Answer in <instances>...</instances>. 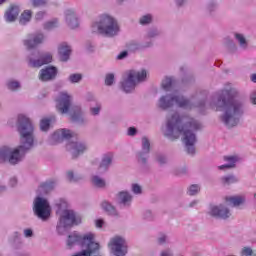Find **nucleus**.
Listing matches in <instances>:
<instances>
[{
    "label": "nucleus",
    "instance_id": "obj_8",
    "mask_svg": "<svg viewBox=\"0 0 256 256\" xmlns=\"http://www.w3.org/2000/svg\"><path fill=\"white\" fill-rule=\"evenodd\" d=\"M34 213L42 221L49 219L51 216V206L47 200L37 197L34 201Z\"/></svg>",
    "mask_w": 256,
    "mask_h": 256
},
{
    "label": "nucleus",
    "instance_id": "obj_37",
    "mask_svg": "<svg viewBox=\"0 0 256 256\" xmlns=\"http://www.w3.org/2000/svg\"><path fill=\"white\" fill-rule=\"evenodd\" d=\"M20 85L19 82L17 81H10L8 83V89H10V91H17V89H19Z\"/></svg>",
    "mask_w": 256,
    "mask_h": 256
},
{
    "label": "nucleus",
    "instance_id": "obj_15",
    "mask_svg": "<svg viewBox=\"0 0 256 256\" xmlns=\"http://www.w3.org/2000/svg\"><path fill=\"white\" fill-rule=\"evenodd\" d=\"M243 156L232 154L225 157V169H235L238 163H243Z\"/></svg>",
    "mask_w": 256,
    "mask_h": 256
},
{
    "label": "nucleus",
    "instance_id": "obj_64",
    "mask_svg": "<svg viewBox=\"0 0 256 256\" xmlns=\"http://www.w3.org/2000/svg\"><path fill=\"white\" fill-rule=\"evenodd\" d=\"M254 199L256 200V193L254 194Z\"/></svg>",
    "mask_w": 256,
    "mask_h": 256
},
{
    "label": "nucleus",
    "instance_id": "obj_36",
    "mask_svg": "<svg viewBox=\"0 0 256 256\" xmlns=\"http://www.w3.org/2000/svg\"><path fill=\"white\" fill-rule=\"evenodd\" d=\"M53 185H55V182L48 181L41 184V188L44 189V191H49V189H53Z\"/></svg>",
    "mask_w": 256,
    "mask_h": 256
},
{
    "label": "nucleus",
    "instance_id": "obj_39",
    "mask_svg": "<svg viewBox=\"0 0 256 256\" xmlns=\"http://www.w3.org/2000/svg\"><path fill=\"white\" fill-rule=\"evenodd\" d=\"M241 255L242 256H251V255H253V249H251L250 247H244L242 249Z\"/></svg>",
    "mask_w": 256,
    "mask_h": 256
},
{
    "label": "nucleus",
    "instance_id": "obj_25",
    "mask_svg": "<svg viewBox=\"0 0 256 256\" xmlns=\"http://www.w3.org/2000/svg\"><path fill=\"white\" fill-rule=\"evenodd\" d=\"M111 161H113V154L105 155L100 164V169L107 171V168L111 165Z\"/></svg>",
    "mask_w": 256,
    "mask_h": 256
},
{
    "label": "nucleus",
    "instance_id": "obj_35",
    "mask_svg": "<svg viewBox=\"0 0 256 256\" xmlns=\"http://www.w3.org/2000/svg\"><path fill=\"white\" fill-rule=\"evenodd\" d=\"M152 19L153 18L151 17V15H145L142 18H140V25H147L151 23Z\"/></svg>",
    "mask_w": 256,
    "mask_h": 256
},
{
    "label": "nucleus",
    "instance_id": "obj_63",
    "mask_svg": "<svg viewBox=\"0 0 256 256\" xmlns=\"http://www.w3.org/2000/svg\"><path fill=\"white\" fill-rule=\"evenodd\" d=\"M221 119H222V121H225V116H222Z\"/></svg>",
    "mask_w": 256,
    "mask_h": 256
},
{
    "label": "nucleus",
    "instance_id": "obj_57",
    "mask_svg": "<svg viewBox=\"0 0 256 256\" xmlns=\"http://www.w3.org/2000/svg\"><path fill=\"white\" fill-rule=\"evenodd\" d=\"M158 162L159 163H165V158L164 157H159Z\"/></svg>",
    "mask_w": 256,
    "mask_h": 256
},
{
    "label": "nucleus",
    "instance_id": "obj_58",
    "mask_svg": "<svg viewBox=\"0 0 256 256\" xmlns=\"http://www.w3.org/2000/svg\"><path fill=\"white\" fill-rule=\"evenodd\" d=\"M11 181L12 183L17 184V179L13 178Z\"/></svg>",
    "mask_w": 256,
    "mask_h": 256
},
{
    "label": "nucleus",
    "instance_id": "obj_49",
    "mask_svg": "<svg viewBox=\"0 0 256 256\" xmlns=\"http://www.w3.org/2000/svg\"><path fill=\"white\" fill-rule=\"evenodd\" d=\"M127 57V51L121 52L118 56L117 59H125Z\"/></svg>",
    "mask_w": 256,
    "mask_h": 256
},
{
    "label": "nucleus",
    "instance_id": "obj_31",
    "mask_svg": "<svg viewBox=\"0 0 256 256\" xmlns=\"http://www.w3.org/2000/svg\"><path fill=\"white\" fill-rule=\"evenodd\" d=\"M92 183L95 185V187H105V180L101 179L98 176H94L92 178Z\"/></svg>",
    "mask_w": 256,
    "mask_h": 256
},
{
    "label": "nucleus",
    "instance_id": "obj_40",
    "mask_svg": "<svg viewBox=\"0 0 256 256\" xmlns=\"http://www.w3.org/2000/svg\"><path fill=\"white\" fill-rule=\"evenodd\" d=\"M55 27H57V20L47 22V23L44 25V28H45V29H55Z\"/></svg>",
    "mask_w": 256,
    "mask_h": 256
},
{
    "label": "nucleus",
    "instance_id": "obj_48",
    "mask_svg": "<svg viewBox=\"0 0 256 256\" xmlns=\"http://www.w3.org/2000/svg\"><path fill=\"white\" fill-rule=\"evenodd\" d=\"M25 237H32L33 236V230L32 229H26L24 230Z\"/></svg>",
    "mask_w": 256,
    "mask_h": 256
},
{
    "label": "nucleus",
    "instance_id": "obj_7",
    "mask_svg": "<svg viewBox=\"0 0 256 256\" xmlns=\"http://www.w3.org/2000/svg\"><path fill=\"white\" fill-rule=\"evenodd\" d=\"M79 223H81V216H77L73 210H64L60 215L57 230L61 231V229H69V227L79 225Z\"/></svg>",
    "mask_w": 256,
    "mask_h": 256
},
{
    "label": "nucleus",
    "instance_id": "obj_34",
    "mask_svg": "<svg viewBox=\"0 0 256 256\" xmlns=\"http://www.w3.org/2000/svg\"><path fill=\"white\" fill-rule=\"evenodd\" d=\"M83 79V76L81 74H71L69 76V80L71 83H79Z\"/></svg>",
    "mask_w": 256,
    "mask_h": 256
},
{
    "label": "nucleus",
    "instance_id": "obj_43",
    "mask_svg": "<svg viewBox=\"0 0 256 256\" xmlns=\"http://www.w3.org/2000/svg\"><path fill=\"white\" fill-rule=\"evenodd\" d=\"M132 191L136 195H139L141 193V186H139L138 184H133L132 185Z\"/></svg>",
    "mask_w": 256,
    "mask_h": 256
},
{
    "label": "nucleus",
    "instance_id": "obj_19",
    "mask_svg": "<svg viewBox=\"0 0 256 256\" xmlns=\"http://www.w3.org/2000/svg\"><path fill=\"white\" fill-rule=\"evenodd\" d=\"M41 43H43V34L36 35L33 40L24 41V45L27 49H35V47Z\"/></svg>",
    "mask_w": 256,
    "mask_h": 256
},
{
    "label": "nucleus",
    "instance_id": "obj_54",
    "mask_svg": "<svg viewBox=\"0 0 256 256\" xmlns=\"http://www.w3.org/2000/svg\"><path fill=\"white\" fill-rule=\"evenodd\" d=\"M143 154H144L143 152H140L139 157H140L142 163H147V160L145 158H143Z\"/></svg>",
    "mask_w": 256,
    "mask_h": 256
},
{
    "label": "nucleus",
    "instance_id": "obj_60",
    "mask_svg": "<svg viewBox=\"0 0 256 256\" xmlns=\"http://www.w3.org/2000/svg\"><path fill=\"white\" fill-rule=\"evenodd\" d=\"M219 169H225V165L219 166Z\"/></svg>",
    "mask_w": 256,
    "mask_h": 256
},
{
    "label": "nucleus",
    "instance_id": "obj_14",
    "mask_svg": "<svg viewBox=\"0 0 256 256\" xmlns=\"http://www.w3.org/2000/svg\"><path fill=\"white\" fill-rule=\"evenodd\" d=\"M57 77V68L54 66H48L40 70L39 79L40 81H52Z\"/></svg>",
    "mask_w": 256,
    "mask_h": 256
},
{
    "label": "nucleus",
    "instance_id": "obj_22",
    "mask_svg": "<svg viewBox=\"0 0 256 256\" xmlns=\"http://www.w3.org/2000/svg\"><path fill=\"white\" fill-rule=\"evenodd\" d=\"M209 214L212 217H221L222 215H225V207L223 205L215 206V205H210V211Z\"/></svg>",
    "mask_w": 256,
    "mask_h": 256
},
{
    "label": "nucleus",
    "instance_id": "obj_10",
    "mask_svg": "<svg viewBox=\"0 0 256 256\" xmlns=\"http://www.w3.org/2000/svg\"><path fill=\"white\" fill-rule=\"evenodd\" d=\"M56 109L62 114L69 113V109H71V96L69 94L62 92L60 93L57 99Z\"/></svg>",
    "mask_w": 256,
    "mask_h": 256
},
{
    "label": "nucleus",
    "instance_id": "obj_1",
    "mask_svg": "<svg viewBox=\"0 0 256 256\" xmlns=\"http://www.w3.org/2000/svg\"><path fill=\"white\" fill-rule=\"evenodd\" d=\"M198 129H201V124L195 121V119L174 114L168 118L166 137L173 141L183 135V142L187 147V153L194 155L197 137L191 131H198Z\"/></svg>",
    "mask_w": 256,
    "mask_h": 256
},
{
    "label": "nucleus",
    "instance_id": "obj_33",
    "mask_svg": "<svg viewBox=\"0 0 256 256\" xmlns=\"http://www.w3.org/2000/svg\"><path fill=\"white\" fill-rule=\"evenodd\" d=\"M200 190H201V188L199 187V185L193 184V185L190 186V188L188 190V194L191 195V196L197 195Z\"/></svg>",
    "mask_w": 256,
    "mask_h": 256
},
{
    "label": "nucleus",
    "instance_id": "obj_29",
    "mask_svg": "<svg viewBox=\"0 0 256 256\" xmlns=\"http://www.w3.org/2000/svg\"><path fill=\"white\" fill-rule=\"evenodd\" d=\"M72 111V121H77V119H79V117H81V108L78 106H73L71 108Z\"/></svg>",
    "mask_w": 256,
    "mask_h": 256
},
{
    "label": "nucleus",
    "instance_id": "obj_11",
    "mask_svg": "<svg viewBox=\"0 0 256 256\" xmlns=\"http://www.w3.org/2000/svg\"><path fill=\"white\" fill-rule=\"evenodd\" d=\"M67 151H71L73 159L87 151V146L81 142H69L66 146Z\"/></svg>",
    "mask_w": 256,
    "mask_h": 256
},
{
    "label": "nucleus",
    "instance_id": "obj_38",
    "mask_svg": "<svg viewBox=\"0 0 256 256\" xmlns=\"http://www.w3.org/2000/svg\"><path fill=\"white\" fill-rule=\"evenodd\" d=\"M115 81V75L113 74H108L106 75V78H105V85H111L113 82Z\"/></svg>",
    "mask_w": 256,
    "mask_h": 256
},
{
    "label": "nucleus",
    "instance_id": "obj_23",
    "mask_svg": "<svg viewBox=\"0 0 256 256\" xmlns=\"http://www.w3.org/2000/svg\"><path fill=\"white\" fill-rule=\"evenodd\" d=\"M51 123H55V117L51 116L50 118H44L40 121V129L41 131H49V127H51Z\"/></svg>",
    "mask_w": 256,
    "mask_h": 256
},
{
    "label": "nucleus",
    "instance_id": "obj_53",
    "mask_svg": "<svg viewBox=\"0 0 256 256\" xmlns=\"http://www.w3.org/2000/svg\"><path fill=\"white\" fill-rule=\"evenodd\" d=\"M96 227H99V228L103 227V220H97Z\"/></svg>",
    "mask_w": 256,
    "mask_h": 256
},
{
    "label": "nucleus",
    "instance_id": "obj_12",
    "mask_svg": "<svg viewBox=\"0 0 256 256\" xmlns=\"http://www.w3.org/2000/svg\"><path fill=\"white\" fill-rule=\"evenodd\" d=\"M73 137H75V134H73L71 130H68V129L57 130L52 135V139L55 143H63L65 139L69 140Z\"/></svg>",
    "mask_w": 256,
    "mask_h": 256
},
{
    "label": "nucleus",
    "instance_id": "obj_56",
    "mask_svg": "<svg viewBox=\"0 0 256 256\" xmlns=\"http://www.w3.org/2000/svg\"><path fill=\"white\" fill-rule=\"evenodd\" d=\"M161 256H171V253H169V251H164L161 253Z\"/></svg>",
    "mask_w": 256,
    "mask_h": 256
},
{
    "label": "nucleus",
    "instance_id": "obj_50",
    "mask_svg": "<svg viewBox=\"0 0 256 256\" xmlns=\"http://www.w3.org/2000/svg\"><path fill=\"white\" fill-rule=\"evenodd\" d=\"M165 239H166L165 235H164V236H161V237L158 239V243H159L160 245H163V243H165Z\"/></svg>",
    "mask_w": 256,
    "mask_h": 256
},
{
    "label": "nucleus",
    "instance_id": "obj_20",
    "mask_svg": "<svg viewBox=\"0 0 256 256\" xmlns=\"http://www.w3.org/2000/svg\"><path fill=\"white\" fill-rule=\"evenodd\" d=\"M58 53L60 55L61 61H69V56L71 55V47L66 44H61Z\"/></svg>",
    "mask_w": 256,
    "mask_h": 256
},
{
    "label": "nucleus",
    "instance_id": "obj_17",
    "mask_svg": "<svg viewBox=\"0 0 256 256\" xmlns=\"http://www.w3.org/2000/svg\"><path fill=\"white\" fill-rule=\"evenodd\" d=\"M19 17V6L11 5L5 13V19L8 23H12Z\"/></svg>",
    "mask_w": 256,
    "mask_h": 256
},
{
    "label": "nucleus",
    "instance_id": "obj_2",
    "mask_svg": "<svg viewBox=\"0 0 256 256\" xmlns=\"http://www.w3.org/2000/svg\"><path fill=\"white\" fill-rule=\"evenodd\" d=\"M18 131L21 135V143L18 148L11 150L7 146L0 148V163L8 161L11 165H17L21 161V155L33 147V124L25 115L18 116Z\"/></svg>",
    "mask_w": 256,
    "mask_h": 256
},
{
    "label": "nucleus",
    "instance_id": "obj_44",
    "mask_svg": "<svg viewBox=\"0 0 256 256\" xmlns=\"http://www.w3.org/2000/svg\"><path fill=\"white\" fill-rule=\"evenodd\" d=\"M250 102L252 103V105H256V91L250 93Z\"/></svg>",
    "mask_w": 256,
    "mask_h": 256
},
{
    "label": "nucleus",
    "instance_id": "obj_47",
    "mask_svg": "<svg viewBox=\"0 0 256 256\" xmlns=\"http://www.w3.org/2000/svg\"><path fill=\"white\" fill-rule=\"evenodd\" d=\"M100 111H101V107L91 108L92 115H99Z\"/></svg>",
    "mask_w": 256,
    "mask_h": 256
},
{
    "label": "nucleus",
    "instance_id": "obj_32",
    "mask_svg": "<svg viewBox=\"0 0 256 256\" xmlns=\"http://www.w3.org/2000/svg\"><path fill=\"white\" fill-rule=\"evenodd\" d=\"M142 149L144 153H149L151 149V144L149 143V139L146 137L142 138Z\"/></svg>",
    "mask_w": 256,
    "mask_h": 256
},
{
    "label": "nucleus",
    "instance_id": "obj_59",
    "mask_svg": "<svg viewBox=\"0 0 256 256\" xmlns=\"http://www.w3.org/2000/svg\"><path fill=\"white\" fill-rule=\"evenodd\" d=\"M7 0H0V5H3Z\"/></svg>",
    "mask_w": 256,
    "mask_h": 256
},
{
    "label": "nucleus",
    "instance_id": "obj_5",
    "mask_svg": "<svg viewBox=\"0 0 256 256\" xmlns=\"http://www.w3.org/2000/svg\"><path fill=\"white\" fill-rule=\"evenodd\" d=\"M144 79H147V71L141 70L137 72L135 70H130L127 73V77L122 82V89L125 93H131L137 83H141Z\"/></svg>",
    "mask_w": 256,
    "mask_h": 256
},
{
    "label": "nucleus",
    "instance_id": "obj_3",
    "mask_svg": "<svg viewBox=\"0 0 256 256\" xmlns=\"http://www.w3.org/2000/svg\"><path fill=\"white\" fill-rule=\"evenodd\" d=\"M245 115V99L231 83L225 86V125L229 129L237 127Z\"/></svg>",
    "mask_w": 256,
    "mask_h": 256
},
{
    "label": "nucleus",
    "instance_id": "obj_30",
    "mask_svg": "<svg viewBox=\"0 0 256 256\" xmlns=\"http://www.w3.org/2000/svg\"><path fill=\"white\" fill-rule=\"evenodd\" d=\"M102 209H104V211H106V213H108L109 215H115V207H113L108 202L102 203Z\"/></svg>",
    "mask_w": 256,
    "mask_h": 256
},
{
    "label": "nucleus",
    "instance_id": "obj_61",
    "mask_svg": "<svg viewBox=\"0 0 256 256\" xmlns=\"http://www.w3.org/2000/svg\"><path fill=\"white\" fill-rule=\"evenodd\" d=\"M177 4L182 5L183 3H181V0H177Z\"/></svg>",
    "mask_w": 256,
    "mask_h": 256
},
{
    "label": "nucleus",
    "instance_id": "obj_26",
    "mask_svg": "<svg viewBox=\"0 0 256 256\" xmlns=\"http://www.w3.org/2000/svg\"><path fill=\"white\" fill-rule=\"evenodd\" d=\"M235 183H239V178L234 174H228L225 176V185H235Z\"/></svg>",
    "mask_w": 256,
    "mask_h": 256
},
{
    "label": "nucleus",
    "instance_id": "obj_6",
    "mask_svg": "<svg viewBox=\"0 0 256 256\" xmlns=\"http://www.w3.org/2000/svg\"><path fill=\"white\" fill-rule=\"evenodd\" d=\"M173 105L187 109L188 107H191V102L183 98V96L179 95L177 92H175L172 96L161 97L159 100L160 109H169L173 107Z\"/></svg>",
    "mask_w": 256,
    "mask_h": 256
},
{
    "label": "nucleus",
    "instance_id": "obj_24",
    "mask_svg": "<svg viewBox=\"0 0 256 256\" xmlns=\"http://www.w3.org/2000/svg\"><path fill=\"white\" fill-rule=\"evenodd\" d=\"M33 17V12L31 10H25L19 19L20 25H27L31 21V18Z\"/></svg>",
    "mask_w": 256,
    "mask_h": 256
},
{
    "label": "nucleus",
    "instance_id": "obj_9",
    "mask_svg": "<svg viewBox=\"0 0 256 256\" xmlns=\"http://www.w3.org/2000/svg\"><path fill=\"white\" fill-rule=\"evenodd\" d=\"M109 247L115 256L127 255V245L125 244V239L119 236L111 239Z\"/></svg>",
    "mask_w": 256,
    "mask_h": 256
},
{
    "label": "nucleus",
    "instance_id": "obj_16",
    "mask_svg": "<svg viewBox=\"0 0 256 256\" xmlns=\"http://www.w3.org/2000/svg\"><path fill=\"white\" fill-rule=\"evenodd\" d=\"M225 201L230 203L232 207H241L247 203V196L245 194H238L225 198Z\"/></svg>",
    "mask_w": 256,
    "mask_h": 256
},
{
    "label": "nucleus",
    "instance_id": "obj_46",
    "mask_svg": "<svg viewBox=\"0 0 256 256\" xmlns=\"http://www.w3.org/2000/svg\"><path fill=\"white\" fill-rule=\"evenodd\" d=\"M45 17V12H38L35 16L37 21H41Z\"/></svg>",
    "mask_w": 256,
    "mask_h": 256
},
{
    "label": "nucleus",
    "instance_id": "obj_13",
    "mask_svg": "<svg viewBox=\"0 0 256 256\" xmlns=\"http://www.w3.org/2000/svg\"><path fill=\"white\" fill-rule=\"evenodd\" d=\"M53 61V56L49 53L40 55L37 59H30V67H43V65H49Z\"/></svg>",
    "mask_w": 256,
    "mask_h": 256
},
{
    "label": "nucleus",
    "instance_id": "obj_27",
    "mask_svg": "<svg viewBox=\"0 0 256 256\" xmlns=\"http://www.w3.org/2000/svg\"><path fill=\"white\" fill-rule=\"evenodd\" d=\"M174 83H175V81H173L172 78H165L162 81V89H164V91H169V89H171V87H173Z\"/></svg>",
    "mask_w": 256,
    "mask_h": 256
},
{
    "label": "nucleus",
    "instance_id": "obj_4",
    "mask_svg": "<svg viewBox=\"0 0 256 256\" xmlns=\"http://www.w3.org/2000/svg\"><path fill=\"white\" fill-rule=\"evenodd\" d=\"M93 29H97L100 35H107V37H114L119 33V24L109 15H103L100 22L93 24Z\"/></svg>",
    "mask_w": 256,
    "mask_h": 256
},
{
    "label": "nucleus",
    "instance_id": "obj_62",
    "mask_svg": "<svg viewBox=\"0 0 256 256\" xmlns=\"http://www.w3.org/2000/svg\"><path fill=\"white\" fill-rule=\"evenodd\" d=\"M195 203H196V202H192V203L190 204V207H193V206L195 205Z\"/></svg>",
    "mask_w": 256,
    "mask_h": 256
},
{
    "label": "nucleus",
    "instance_id": "obj_41",
    "mask_svg": "<svg viewBox=\"0 0 256 256\" xmlns=\"http://www.w3.org/2000/svg\"><path fill=\"white\" fill-rule=\"evenodd\" d=\"M67 179H68V181H70L71 183L76 182V181H79V178L75 177V174H73L72 171H69V172L67 173Z\"/></svg>",
    "mask_w": 256,
    "mask_h": 256
},
{
    "label": "nucleus",
    "instance_id": "obj_51",
    "mask_svg": "<svg viewBox=\"0 0 256 256\" xmlns=\"http://www.w3.org/2000/svg\"><path fill=\"white\" fill-rule=\"evenodd\" d=\"M229 217H231V212L229 211V209H225V219H229Z\"/></svg>",
    "mask_w": 256,
    "mask_h": 256
},
{
    "label": "nucleus",
    "instance_id": "obj_45",
    "mask_svg": "<svg viewBox=\"0 0 256 256\" xmlns=\"http://www.w3.org/2000/svg\"><path fill=\"white\" fill-rule=\"evenodd\" d=\"M137 133V129L135 127H130L128 129V135H130L131 137H133V135H135Z\"/></svg>",
    "mask_w": 256,
    "mask_h": 256
},
{
    "label": "nucleus",
    "instance_id": "obj_42",
    "mask_svg": "<svg viewBox=\"0 0 256 256\" xmlns=\"http://www.w3.org/2000/svg\"><path fill=\"white\" fill-rule=\"evenodd\" d=\"M47 0H32L33 7H40V5H45Z\"/></svg>",
    "mask_w": 256,
    "mask_h": 256
},
{
    "label": "nucleus",
    "instance_id": "obj_18",
    "mask_svg": "<svg viewBox=\"0 0 256 256\" xmlns=\"http://www.w3.org/2000/svg\"><path fill=\"white\" fill-rule=\"evenodd\" d=\"M66 22L70 29H77V27H79V20H77V17L75 16L73 10H67Z\"/></svg>",
    "mask_w": 256,
    "mask_h": 256
},
{
    "label": "nucleus",
    "instance_id": "obj_21",
    "mask_svg": "<svg viewBox=\"0 0 256 256\" xmlns=\"http://www.w3.org/2000/svg\"><path fill=\"white\" fill-rule=\"evenodd\" d=\"M234 37L240 47V49H243V51H246V49L249 48V42L247 41V38H245V35L241 33H235Z\"/></svg>",
    "mask_w": 256,
    "mask_h": 256
},
{
    "label": "nucleus",
    "instance_id": "obj_52",
    "mask_svg": "<svg viewBox=\"0 0 256 256\" xmlns=\"http://www.w3.org/2000/svg\"><path fill=\"white\" fill-rule=\"evenodd\" d=\"M219 103H221L222 107H225V96L220 97Z\"/></svg>",
    "mask_w": 256,
    "mask_h": 256
},
{
    "label": "nucleus",
    "instance_id": "obj_28",
    "mask_svg": "<svg viewBox=\"0 0 256 256\" xmlns=\"http://www.w3.org/2000/svg\"><path fill=\"white\" fill-rule=\"evenodd\" d=\"M118 197L121 201V203H123L125 205V203H129V201H131L132 196L128 193V192H120L118 194Z\"/></svg>",
    "mask_w": 256,
    "mask_h": 256
},
{
    "label": "nucleus",
    "instance_id": "obj_55",
    "mask_svg": "<svg viewBox=\"0 0 256 256\" xmlns=\"http://www.w3.org/2000/svg\"><path fill=\"white\" fill-rule=\"evenodd\" d=\"M250 81H252V83H256V74H252L250 76Z\"/></svg>",
    "mask_w": 256,
    "mask_h": 256
}]
</instances>
